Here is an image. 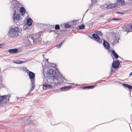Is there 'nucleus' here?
<instances>
[{
  "instance_id": "e433bc0d",
  "label": "nucleus",
  "mask_w": 132,
  "mask_h": 132,
  "mask_svg": "<svg viewBox=\"0 0 132 132\" xmlns=\"http://www.w3.org/2000/svg\"><path fill=\"white\" fill-rule=\"evenodd\" d=\"M118 20V19H116L115 18H114V19H112V20Z\"/></svg>"
},
{
  "instance_id": "0eeeda50",
  "label": "nucleus",
  "mask_w": 132,
  "mask_h": 132,
  "mask_svg": "<svg viewBox=\"0 0 132 132\" xmlns=\"http://www.w3.org/2000/svg\"><path fill=\"white\" fill-rule=\"evenodd\" d=\"M28 75L31 81H35V74L33 72L30 71L28 73Z\"/></svg>"
},
{
  "instance_id": "f03ea898",
  "label": "nucleus",
  "mask_w": 132,
  "mask_h": 132,
  "mask_svg": "<svg viewBox=\"0 0 132 132\" xmlns=\"http://www.w3.org/2000/svg\"><path fill=\"white\" fill-rule=\"evenodd\" d=\"M11 2V9L13 12L12 18L14 21L16 23L21 24V19L20 17V15L16 13L20 8V4L17 1L12 0Z\"/></svg>"
},
{
  "instance_id": "f257e3e1",
  "label": "nucleus",
  "mask_w": 132,
  "mask_h": 132,
  "mask_svg": "<svg viewBox=\"0 0 132 132\" xmlns=\"http://www.w3.org/2000/svg\"><path fill=\"white\" fill-rule=\"evenodd\" d=\"M45 63V61H43L42 64L43 67L45 66L46 68H47V71L46 72L47 75L46 76H44L43 80H46L48 82L53 83L55 84H63L66 82L67 80L65 78L62 76V75L60 73L58 70L57 69L55 70L53 69L52 67L55 66V64H51L48 63V60L46 59ZM45 76V75H44Z\"/></svg>"
},
{
  "instance_id": "c756f323",
  "label": "nucleus",
  "mask_w": 132,
  "mask_h": 132,
  "mask_svg": "<svg viewBox=\"0 0 132 132\" xmlns=\"http://www.w3.org/2000/svg\"><path fill=\"white\" fill-rule=\"evenodd\" d=\"M52 28H54V25H48V29H50Z\"/></svg>"
},
{
  "instance_id": "2eb2a0df",
  "label": "nucleus",
  "mask_w": 132,
  "mask_h": 132,
  "mask_svg": "<svg viewBox=\"0 0 132 132\" xmlns=\"http://www.w3.org/2000/svg\"><path fill=\"white\" fill-rule=\"evenodd\" d=\"M20 11L21 14L23 15H24L26 12V10L23 7H21L20 8Z\"/></svg>"
},
{
  "instance_id": "4c0bfd02",
  "label": "nucleus",
  "mask_w": 132,
  "mask_h": 132,
  "mask_svg": "<svg viewBox=\"0 0 132 132\" xmlns=\"http://www.w3.org/2000/svg\"><path fill=\"white\" fill-rule=\"evenodd\" d=\"M113 70L112 68L111 69V72H112L113 71Z\"/></svg>"
},
{
  "instance_id": "20e7f679",
  "label": "nucleus",
  "mask_w": 132,
  "mask_h": 132,
  "mask_svg": "<svg viewBox=\"0 0 132 132\" xmlns=\"http://www.w3.org/2000/svg\"><path fill=\"white\" fill-rule=\"evenodd\" d=\"M10 95L1 96L0 97V104L2 105H5L9 101V98L11 97Z\"/></svg>"
},
{
  "instance_id": "dca6fc26",
  "label": "nucleus",
  "mask_w": 132,
  "mask_h": 132,
  "mask_svg": "<svg viewBox=\"0 0 132 132\" xmlns=\"http://www.w3.org/2000/svg\"><path fill=\"white\" fill-rule=\"evenodd\" d=\"M32 23V20L31 18H28L27 20V23L28 26H31Z\"/></svg>"
},
{
  "instance_id": "5701e85b",
  "label": "nucleus",
  "mask_w": 132,
  "mask_h": 132,
  "mask_svg": "<svg viewBox=\"0 0 132 132\" xmlns=\"http://www.w3.org/2000/svg\"><path fill=\"white\" fill-rule=\"evenodd\" d=\"M95 33H97L100 36H102L103 35L101 31H96L94 32Z\"/></svg>"
},
{
  "instance_id": "473e14b6",
  "label": "nucleus",
  "mask_w": 132,
  "mask_h": 132,
  "mask_svg": "<svg viewBox=\"0 0 132 132\" xmlns=\"http://www.w3.org/2000/svg\"><path fill=\"white\" fill-rule=\"evenodd\" d=\"M112 19H110V18H109L107 19V21L108 22H110L111 21H112Z\"/></svg>"
},
{
  "instance_id": "f8f14e48",
  "label": "nucleus",
  "mask_w": 132,
  "mask_h": 132,
  "mask_svg": "<svg viewBox=\"0 0 132 132\" xmlns=\"http://www.w3.org/2000/svg\"><path fill=\"white\" fill-rule=\"evenodd\" d=\"M33 35H29L27 37V40L28 42L30 43H31L32 42H33Z\"/></svg>"
},
{
  "instance_id": "a211bd4d",
  "label": "nucleus",
  "mask_w": 132,
  "mask_h": 132,
  "mask_svg": "<svg viewBox=\"0 0 132 132\" xmlns=\"http://www.w3.org/2000/svg\"><path fill=\"white\" fill-rule=\"evenodd\" d=\"M94 86L92 85H90L89 86H86L83 87L82 88L83 89H91L93 88Z\"/></svg>"
},
{
  "instance_id": "412c9836",
  "label": "nucleus",
  "mask_w": 132,
  "mask_h": 132,
  "mask_svg": "<svg viewBox=\"0 0 132 132\" xmlns=\"http://www.w3.org/2000/svg\"><path fill=\"white\" fill-rule=\"evenodd\" d=\"M94 40L99 43H102V40L100 39V37L96 39H94Z\"/></svg>"
},
{
  "instance_id": "58836bf2",
  "label": "nucleus",
  "mask_w": 132,
  "mask_h": 132,
  "mask_svg": "<svg viewBox=\"0 0 132 132\" xmlns=\"http://www.w3.org/2000/svg\"><path fill=\"white\" fill-rule=\"evenodd\" d=\"M77 22V21L76 20H74L73 21V22Z\"/></svg>"
},
{
  "instance_id": "b1692460",
  "label": "nucleus",
  "mask_w": 132,
  "mask_h": 132,
  "mask_svg": "<svg viewBox=\"0 0 132 132\" xmlns=\"http://www.w3.org/2000/svg\"><path fill=\"white\" fill-rule=\"evenodd\" d=\"M40 25H42L43 26V28H44V29H46L47 28H48V24H40Z\"/></svg>"
},
{
  "instance_id": "cd10ccee",
  "label": "nucleus",
  "mask_w": 132,
  "mask_h": 132,
  "mask_svg": "<svg viewBox=\"0 0 132 132\" xmlns=\"http://www.w3.org/2000/svg\"><path fill=\"white\" fill-rule=\"evenodd\" d=\"M85 26L84 24H82L79 27V29H84L85 28Z\"/></svg>"
},
{
  "instance_id": "f3484780",
  "label": "nucleus",
  "mask_w": 132,
  "mask_h": 132,
  "mask_svg": "<svg viewBox=\"0 0 132 132\" xmlns=\"http://www.w3.org/2000/svg\"><path fill=\"white\" fill-rule=\"evenodd\" d=\"M112 53L114 56L115 57V58L116 59H118V58L119 57L121 58L120 57H119L118 54L115 52V51L114 50H112Z\"/></svg>"
},
{
  "instance_id": "423d86ee",
  "label": "nucleus",
  "mask_w": 132,
  "mask_h": 132,
  "mask_svg": "<svg viewBox=\"0 0 132 132\" xmlns=\"http://www.w3.org/2000/svg\"><path fill=\"white\" fill-rule=\"evenodd\" d=\"M47 81L48 82V81ZM49 83H51V84H53L52 85H51L50 84H47L46 83H45L44 84H43V88L45 90L46 89H51L52 88L53 86H54L55 85H57V84H53V83H52L50 82H49Z\"/></svg>"
},
{
  "instance_id": "f704fd0d",
  "label": "nucleus",
  "mask_w": 132,
  "mask_h": 132,
  "mask_svg": "<svg viewBox=\"0 0 132 132\" xmlns=\"http://www.w3.org/2000/svg\"><path fill=\"white\" fill-rule=\"evenodd\" d=\"M40 23L39 24V26H40V27H41V28H43V26L42 25H40Z\"/></svg>"
},
{
  "instance_id": "6ab92c4d",
  "label": "nucleus",
  "mask_w": 132,
  "mask_h": 132,
  "mask_svg": "<svg viewBox=\"0 0 132 132\" xmlns=\"http://www.w3.org/2000/svg\"><path fill=\"white\" fill-rule=\"evenodd\" d=\"M31 82V88H30V91L32 90L35 87V81Z\"/></svg>"
},
{
  "instance_id": "ea45409f",
  "label": "nucleus",
  "mask_w": 132,
  "mask_h": 132,
  "mask_svg": "<svg viewBox=\"0 0 132 132\" xmlns=\"http://www.w3.org/2000/svg\"><path fill=\"white\" fill-rule=\"evenodd\" d=\"M130 75H132V72L130 73Z\"/></svg>"
},
{
  "instance_id": "9b49d317",
  "label": "nucleus",
  "mask_w": 132,
  "mask_h": 132,
  "mask_svg": "<svg viewBox=\"0 0 132 132\" xmlns=\"http://www.w3.org/2000/svg\"><path fill=\"white\" fill-rule=\"evenodd\" d=\"M103 45L106 49L107 50H108L109 48L110 47L109 44L108 43L106 42L105 40L103 39Z\"/></svg>"
},
{
  "instance_id": "9d476101",
  "label": "nucleus",
  "mask_w": 132,
  "mask_h": 132,
  "mask_svg": "<svg viewBox=\"0 0 132 132\" xmlns=\"http://www.w3.org/2000/svg\"><path fill=\"white\" fill-rule=\"evenodd\" d=\"M104 7L105 6L108 9H112L114 7H116V5L114 4H109L107 5H104Z\"/></svg>"
},
{
  "instance_id": "a19ab883",
  "label": "nucleus",
  "mask_w": 132,
  "mask_h": 132,
  "mask_svg": "<svg viewBox=\"0 0 132 132\" xmlns=\"http://www.w3.org/2000/svg\"><path fill=\"white\" fill-rule=\"evenodd\" d=\"M131 28L132 29V24L131 26Z\"/></svg>"
},
{
  "instance_id": "1a4fd4ad",
  "label": "nucleus",
  "mask_w": 132,
  "mask_h": 132,
  "mask_svg": "<svg viewBox=\"0 0 132 132\" xmlns=\"http://www.w3.org/2000/svg\"><path fill=\"white\" fill-rule=\"evenodd\" d=\"M122 85L124 88H126V89H127V88H128L129 89L130 95L131 90L132 91V86L127 84H122Z\"/></svg>"
},
{
  "instance_id": "c9c22d12",
  "label": "nucleus",
  "mask_w": 132,
  "mask_h": 132,
  "mask_svg": "<svg viewBox=\"0 0 132 132\" xmlns=\"http://www.w3.org/2000/svg\"><path fill=\"white\" fill-rule=\"evenodd\" d=\"M3 46V45L2 44H0V48H1Z\"/></svg>"
},
{
  "instance_id": "72a5a7b5",
  "label": "nucleus",
  "mask_w": 132,
  "mask_h": 132,
  "mask_svg": "<svg viewBox=\"0 0 132 132\" xmlns=\"http://www.w3.org/2000/svg\"><path fill=\"white\" fill-rule=\"evenodd\" d=\"M20 64H21L22 63H24V61H20Z\"/></svg>"
},
{
  "instance_id": "c85d7f7f",
  "label": "nucleus",
  "mask_w": 132,
  "mask_h": 132,
  "mask_svg": "<svg viewBox=\"0 0 132 132\" xmlns=\"http://www.w3.org/2000/svg\"><path fill=\"white\" fill-rule=\"evenodd\" d=\"M55 28L56 30H57L60 29V27L59 25L56 24L55 26Z\"/></svg>"
},
{
  "instance_id": "bb28decb",
  "label": "nucleus",
  "mask_w": 132,
  "mask_h": 132,
  "mask_svg": "<svg viewBox=\"0 0 132 132\" xmlns=\"http://www.w3.org/2000/svg\"><path fill=\"white\" fill-rule=\"evenodd\" d=\"M71 25L68 24H65L64 25V27L65 28H68L71 27Z\"/></svg>"
},
{
  "instance_id": "4be33fe9",
  "label": "nucleus",
  "mask_w": 132,
  "mask_h": 132,
  "mask_svg": "<svg viewBox=\"0 0 132 132\" xmlns=\"http://www.w3.org/2000/svg\"><path fill=\"white\" fill-rule=\"evenodd\" d=\"M92 36L94 38V39H96L99 37V36L97 34H94Z\"/></svg>"
},
{
  "instance_id": "393cba45",
  "label": "nucleus",
  "mask_w": 132,
  "mask_h": 132,
  "mask_svg": "<svg viewBox=\"0 0 132 132\" xmlns=\"http://www.w3.org/2000/svg\"><path fill=\"white\" fill-rule=\"evenodd\" d=\"M64 42V41H63L62 42H61L59 45H57L56 46L57 48H59L61 47V46H62V44Z\"/></svg>"
},
{
  "instance_id": "7ed1b4c3",
  "label": "nucleus",
  "mask_w": 132,
  "mask_h": 132,
  "mask_svg": "<svg viewBox=\"0 0 132 132\" xmlns=\"http://www.w3.org/2000/svg\"><path fill=\"white\" fill-rule=\"evenodd\" d=\"M20 31V28L19 27H12L8 33V36L11 38H14L19 35Z\"/></svg>"
},
{
  "instance_id": "79ce46f5",
  "label": "nucleus",
  "mask_w": 132,
  "mask_h": 132,
  "mask_svg": "<svg viewBox=\"0 0 132 132\" xmlns=\"http://www.w3.org/2000/svg\"><path fill=\"white\" fill-rule=\"evenodd\" d=\"M44 69H45L44 68L43 70H44Z\"/></svg>"
},
{
  "instance_id": "39448f33",
  "label": "nucleus",
  "mask_w": 132,
  "mask_h": 132,
  "mask_svg": "<svg viewBox=\"0 0 132 132\" xmlns=\"http://www.w3.org/2000/svg\"><path fill=\"white\" fill-rule=\"evenodd\" d=\"M33 38V42L34 44L40 42L41 40V39L38 34H34Z\"/></svg>"
},
{
  "instance_id": "ddd939ff",
  "label": "nucleus",
  "mask_w": 132,
  "mask_h": 132,
  "mask_svg": "<svg viewBox=\"0 0 132 132\" xmlns=\"http://www.w3.org/2000/svg\"><path fill=\"white\" fill-rule=\"evenodd\" d=\"M18 51L17 48H13L9 50L8 51L11 54L16 53Z\"/></svg>"
},
{
  "instance_id": "2f4dec72",
  "label": "nucleus",
  "mask_w": 132,
  "mask_h": 132,
  "mask_svg": "<svg viewBox=\"0 0 132 132\" xmlns=\"http://www.w3.org/2000/svg\"><path fill=\"white\" fill-rule=\"evenodd\" d=\"M92 3H95L96 1V0H91Z\"/></svg>"
},
{
  "instance_id": "7c9ffc66",
  "label": "nucleus",
  "mask_w": 132,
  "mask_h": 132,
  "mask_svg": "<svg viewBox=\"0 0 132 132\" xmlns=\"http://www.w3.org/2000/svg\"><path fill=\"white\" fill-rule=\"evenodd\" d=\"M20 60H17L16 61H14V63L17 64H20Z\"/></svg>"
},
{
  "instance_id": "6e6552de",
  "label": "nucleus",
  "mask_w": 132,
  "mask_h": 132,
  "mask_svg": "<svg viewBox=\"0 0 132 132\" xmlns=\"http://www.w3.org/2000/svg\"><path fill=\"white\" fill-rule=\"evenodd\" d=\"M120 64V62L119 60H117L114 62L113 61L112 64V66L114 68L116 69L118 68Z\"/></svg>"
},
{
  "instance_id": "4468645a",
  "label": "nucleus",
  "mask_w": 132,
  "mask_h": 132,
  "mask_svg": "<svg viewBox=\"0 0 132 132\" xmlns=\"http://www.w3.org/2000/svg\"><path fill=\"white\" fill-rule=\"evenodd\" d=\"M72 87L71 86H65L64 87L62 88L61 89L63 91H65L70 89Z\"/></svg>"
},
{
  "instance_id": "a878e982",
  "label": "nucleus",
  "mask_w": 132,
  "mask_h": 132,
  "mask_svg": "<svg viewBox=\"0 0 132 132\" xmlns=\"http://www.w3.org/2000/svg\"><path fill=\"white\" fill-rule=\"evenodd\" d=\"M117 2L121 3L122 5L125 4V2L123 0H117Z\"/></svg>"
},
{
  "instance_id": "aec40b11",
  "label": "nucleus",
  "mask_w": 132,
  "mask_h": 132,
  "mask_svg": "<svg viewBox=\"0 0 132 132\" xmlns=\"http://www.w3.org/2000/svg\"><path fill=\"white\" fill-rule=\"evenodd\" d=\"M118 38L117 37H114L112 39L113 40V43H116L117 42H118Z\"/></svg>"
}]
</instances>
